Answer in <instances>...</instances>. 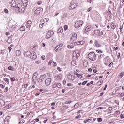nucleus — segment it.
Here are the masks:
<instances>
[{"label":"nucleus","mask_w":124,"mask_h":124,"mask_svg":"<svg viewBox=\"0 0 124 124\" xmlns=\"http://www.w3.org/2000/svg\"><path fill=\"white\" fill-rule=\"evenodd\" d=\"M108 111H112V110H113V108L112 107H109L108 109Z\"/></svg>","instance_id":"nucleus-45"},{"label":"nucleus","mask_w":124,"mask_h":124,"mask_svg":"<svg viewBox=\"0 0 124 124\" xmlns=\"http://www.w3.org/2000/svg\"><path fill=\"white\" fill-rule=\"evenodd\" d=\"M66 17H67V14L64 13L63 15V18L64 19V18H66Z\"/></svg>","instance_id":"nucleus-42"},{"label":"nucleus","mask_w":124,"mask_h":124,"mask_svg":"<svg viewBox=\"0 0 124 124\" xmlns=\"http://www.w3.org/2000/svg\"><path fill=\"white\" fill-rule=\"evenodd\" d=\"M75 74L78 76V78H80V79H82V78H83V76L80 74H79L78 73H75Z\"/></svg>","instance_id":"nucleus-24"},{"label":"nucleus","mask_w":124,"mask_h":124,"mask_svg":"<svg viewBox=\"0 0 124 124\" xmlns=\"http://www.w3.org/2000/svg\"><path fill=\"white\" fill-rule=\"evenodd\" d=\"M120 94V96L121 97H123V96H124V92L123 93H120V94Z\"/></svg>","instance_id":"nucleus-48"},{"label":"nucleus","mask_w":124,"mask_h":124,"mask_svg":"<svg viewBox=\"0 0 124 124\" xmlns=\"http://www.w3.org/2000/svg\"><path fill=\"white\" fill-rule=\"evenodd\" d=\"M75 45V43L71 44L67 46V47L68 48V49H72L73 48H74V46Z\"/></svg>","instance_id":"nucleus-18"},{"label":"nucleus","mask_w":124,"mask_h":124,"mask_svg":"<svg viewBox=\"0 0 124 124\" xmlns=\"http://www.w3.org/2000/svg\"><path fill=\"white\" fill-rule=\"evenodd\" d=\"M113 62L109 63L108 65L109 67H111V66H112V65H113Z\"/></svg>","instance_id":"nucleus-57"},{"label":"nucleus","mask_w":124,"mask_h":124,"mask_svg":"<svg viewBox=\"0 0 124 124\" xmlns=\"http://www.w3.org/2000/svg\"><path fill=\"white\" fill-rule=\"evenodd\" d=\"M4 81H5V82H7L8 83V82H9V79L6 78H4Z\"/></svg>","instance_id":"nucleus-44"},{"label":"nucleus","mask_w":124,"mask_h":124,"mask_svg":"<svg viewBox=\"0 0 124 124\" xmlns=\"http://www.w3.org/2000/svg\"><path fill=\"white\" fill-rule=\"evenodd\" d=\"M52 62H53V60H50L48 62V65H51L52 64Z\"/></svg>","instance_id":"nucleus-47"},{"label":"nucleus","mask_w":124,"mask_h":124,"mask_svg":"<svg viewBox=\"0 0 124 124\" xmlns=\"http://www.w3.org/2000/svg\"><path fill=\"white\" fill-rule=\"evenodd\" d=\"M41 58L42 59V60H45V56L44 55H42L41 57Z\"/></svg>","instance_id":"nucleus-54"},{"label":"nucleus","mask_w":124,"mask_h":124,"mask_svg":"<svg viewBox=\"0 0 124 124\" xmlns=\"http://www.w3.org/2000/svg\"><path fill=\"white\" fill-rule=\"evenodd\" d=\"M111 28L114 30L116 28V24L115 23H112L111 24Z\"/></svg>","instance_id":"nucleus-28"},{"label":"nucleus","mask_w":124,"mask_h":124,"mask_svg":"<svg viewBox=\"0 0 124 124\" xmlns=\"http://www.w3.org/2000/svg\"><path fill=\"white\" fill-rule=\"evenodd\" d=\"M91 29L92 28L91 27V26H87L85 28V31H86V32H89V31H91Z\"/></svg>","instance_id":"nucleus-21"},{"label":"nucleus","mask_w":124,"mask_h":124,"mask_svg":"<svg viewBox=\"0 0 124 124\" xmlns=\"http://www.w3.org/2000/svg\"><path fill=\"white\" fill-rule=\"evenodd\" d=\"M84 24V22L82 20H78L75 24V27L77 29L80 28V27H82Z\"/></svg>","instance_id":"nucleus-3"},{"label":"nucleus","mask_w":124,"mask_h":124,"mask_svg":"<svg viewBox=\"0 0 124 124\" xmlns=\"http://www.w3.org/2000/svg\"><path fill=\"white\" fill-rule=\"evenodd\" d=\"M120 118L121 119H123V118H124V114H121L120 115Z\"/></svg>","instance_id":"nucleus-64"},{"label":"nucleus","mask_w":124,"mask_h":124,"mask_svg":"<svg viewBox=\"0 0 124 124\" xmlns=\"http://www.w3.org/2000/svg\"><path fill=\"white\" fill-rule=\"evenodd\" d=\"M55 79L57 80V81H59V80H61L62 79V76L60 74L59 75H56L55 76Z\"/></svg>","instance_id":"nucleus-17"},{"label":"nucleus","mask_w":124,"mask_h":124,"mask_svg":"<svg viewBox=\"0 0 124 124\" xmlns=\"http://www.w3.org/2000/svg\"><path fill=\"white\" fill-rule=\"evenodd\" d=\"M35 62L36 63V64H39V63L41 62V61H40V60H37Z\"/></svg>","instance_id":"nucleus-36"},{"label":"nucleus","mask_w":124,"mask_h":124,"mask_svg":"<svg viewBox=\"0 0 124 124\" xmlns=\"http://www.w3.org/2000/svg\"><path fill=\"white\" fill-rule=\"evenodd\" d=\"M21 1L20 2H18L17 4H16V6L18 7H16V9H18L19 8H22V6L23 5V4H24V1L20 0Z\"/></svg>","instance_id":"nucleus-6"},{"label":"nucleus","mask_w":124,"mask_h":124,"mask_svg":"<svg viewBox=\"0 0 124 124\" xmlns=\"http://www.w3.org/2000/svg\"><path fill=\"white\" fill-rule=\"evenodd\" d=\"M16 56H20L21 55V51L17 50L16 51Z\"/></svg>","instance_id":"nucleus-30"},{"label":"nucleus","mask_w":124,"mask_h":124,"mask_svg":"<svg viewBox=\"0 0 124 124\" xmlns=\"http://www.w3.org/2000/svg\"><path fill=\"white\" fill-rule=\"evenodd\" d=\"M92 10V7H90L88 9L87 11L88 12H90Z\"/></svg>","instance_id":"nucleus-61"},{"label":"nucleus","mask_w":124,"mask_h":124,"mask_svg":"<svg viewBox=\"0 0 124 124\" xmlns=\"http://www.w3.org/2000/svg\"><path fill=\"white\" fill-rule=\"evenodd\" d=\"M37 76H38V73L37 72H35L33 74V77H32V80L34 82V81H36V79L37 78Z\"/></svg>","instance_id":"nucleus-13"},{"label":"nucleus","mask_w":124,"mask_h":124,"mask_svg":"<svg viewBox=\"0 0 124 124\" xmlns=\"http://www.w3.org/2000/svg\"><path fill=\"white\" fill-rule=\"evenodd\" d=\"M31 26V21L29 20L26 22V28H30Z\"/></svg>","instance_id":"nucleus-16"},{"label":"nucleus","mask_w":124,"mask_h":124,"mask_svg":"<svg viewBox=\"0 0 124 124\" xmlns=\"http://www.w3.org/2000/svg\"><path fill=\"white\" fill-rule=\"evenodd\" d=\"M56 87H57V84H53V86H52V88H53V89H55V88H56Z\"/></svg>","instance_id":"nucleus-55"},{"label":"nucleus","mask_w":124,"mask_h":124,"mask_svg":"<svg viewBox=\"0 0 124 124\" xmlns=\"http://www.w3.org/2000/svg\"><path fill=\"white\" fill-rule=\"evenodd\" d=\"M52 81V79L51 78H48L45 80V84L46 86H50L51 84V82Z\"/></svg>","instance_id":"nucleus-10"},{"label":"nucleus","mask_w":124,"mask_h":124,"mask_svg":"<svg viewBox=\"0 0 124 124\" xmlns=\"http://www.w3.org/2000/svg\"><path fill=\"white\" fill-rule=\"evenodd\" d=\"M53 64L54 66H57V63H56V62H53Z\"/></svg>","instance_id":"nucleus-62"},{"label":"nucleus","mask_w":124,"mask_h":124,"mask_svg":"<svg viewBox=\"0 0 124 124\" xmlns=\"http://www.w3.org/2000/svg\"><path fill=\"white\" fill-rule=\"evenodd\" d=\"M67 29H68V26L65 25L64 26V31H67Z\"/></svg>","instance_id":"nucleus-41"},{"label":"nucleus","mask_w":124,"mask_h":124,"mask_svg":"<svg viewBox=\"0 0 124 124\" xmlns=\"http://www.w3.org/2000/svg\"><path fill=\"white\" fill-rule=\"evenodd\" d=\"M4 11L5 13H8V10L7 9H5Z\"/></svg>","instance_id":"nucleus-53"},{"label":"nucleus","mask_w":124,"mask_h":124,"mask_svg":"<svg viewBox=\"0 0 124 124\" xmlns=\"http://www.w3.org/2000/svg\"><path fill=\"white\" fill-rule=\"evenodd\" d=\"M11 81H16V79H15V78H14V77H13V78H11Z\"/></svg>","instance_id":"nucleus-51"},{"label":"nucleus","mask_w":124,"mask_h":124,"mask_svg":"<svg viewBox=\"0 0 124 124\" xmlns=\"http://www.w3.org/2000/svg\"><path fill=\"white\" fill-rule=\"evenodd\" d=\"M39 94H40V93L38 92L37 93H36L35 94V96H38V95H39Z\"/></svg>","instance_id":"nucleus-63"},{"label":"nucleus","mask_w":124,"mask_h":124,"mask_svg":"<svg viewBox=\"0 0 124 124\" xmlns=\"http://www.w3.org/2000/svg\"><path fill=\"white\" fill-rule=\"evenodd\" d=\"M102 81H100L97 82V84H99V86H100V85H102Z\"/></svg>","instance_id":"nucleus-59"},{"label":"nucleus","mask_w":124,"mask_h":124,"mask_svg":"<svg viewBox=\"0 0 124 124\" xmlns=\"http://www.w3.org/2000/svg\"><path fill=\"white\" fill-rule=\"evenodd\" d=\"M78 5L77 4L74 3V2H71L70 4V6L69 7V8L70 10H73V9H74L76 7V6H77Z\"/></svg>","instance_id":"nucleus-7"},{"label":"nucleus","mask_w":124,"mask_h":124,"mask_svg":"<svg viewBox=\"0 0 124 124\" xmlns=\"http://www.w3.org/2000/svg\"><path fill=\"white\" fill-rule=\"evenodd\" d=\"M79 42V45H83V44H85V42L84 41H81L78 42Z\"/></svg>","instance_id":"nucleus-33"},{"label":"nucleus","mask_w":124,"mask_h":124,"mask_svg":"<svg viewBox=\"0 0 124 124\" xmlns=\"http://www.w3.org/2000/svg\"><path fill=\"white\" fill-rule=\"evenodd\" d=\"M122 30H123V26H120V32H122Z\"/></svg>","instance_id":"nucleus-52"},{"label":"nucleus","mask_w":124,"mask_h":124,"mask_svg":"<svg viewBox=\"0 0 124 124\" xmlns=\"http://www.w3.org/2000/svg\"><path fill=\"white\" fill-rule=\"evenodd\" d=\"M45 77H46V75H45V74L41 75L38 79V81L39 82V83H41V82H42L43 80H44Z\"/></svg>","instance_id":"nucleus-5"},{"label":"nucleus","mask_w":124,"mask_h":124,"mask_svg":"<svg viewBox=\"0 0 124 124\" xmlns=\"http://www.w3.org/2000/svg\"><path fill=\"white\" fill-rule=\"evenodd\" d=\"M37 58V55H36V53L35 52H31V55H30V58L31 60H35Z\"/></svg>","instance_id":"nucleus-9"},{"label":"nucleus","mask_w":124,"mask_h":124,"mask_svg":"<svg viewBox=\"0 0 124 124\" xmlns=\"http://www.w3.org/2000/svg\"><path fill=\"white\" fill-rule=\"evenodd\" d=\"M97 53H99V54H102L103 51L101 50H96Z\"/></svg>","instance_id":"nucleus-39"},{"label":"nucleus","mask_w":124,"mask_h":124,"mask_svg":"<svg viewBox=\"0 0 124 124\" xmlns=\"http://www.w3.org/2000/svg\"><path fill=\"white\" fill-rule=\"evenodd\" d=\"M48 32L49 33V34L51 35V36L52 35H54V32H53L52 31H49Z\"/></svg>","instance_id":"nucleus-43"},{"label":"nucleus","mask_w":124,"mask_h":124,"mask_svg":"<svg viewBox=\"0 0 124 124\" xmlns=\"http://www.w3.org/2000/svg\"><path fill=\"white\" fill-rule=\"evenodd\" d=\"M94 45L96 48H99V47H101V45H100V44H99L97 41L94 42Z\"/></svg>","instance_id":"nucleus-19"},{"label":"nucleus","mask_w":124,"mask_h":124,"mask_svg":"<svg viewBox=\"0 0 124 124\" xmlns=\"http://www.w3.org/2000/svg\"><path fill=\"white\" fill-rule=\"evenodd\" d=\"M20 30L21 31H24L26 30V27L25 26H22L20 27Z\"/></svg>","instance_id":"nucleus-25"},{"label":"nucleus","mask_w":124,"mask_h":124,"mask_svg":"<svg viewBox=\"0 0 124 124\" xmlns=\"http://www.w3.org/2000/svg\"><path fill=\"white\" fill-rule=\"evenodd\" d=\"M71 102H72V101H67L65 102L64 104H70V103H71Z\"/></svg>","instance_id":"nucleus-35"},{"label":"nucleus","mask_w":124,"mask_h":124,"mask_svg":"<svg viewBox=\"0 0 124 124\" xmlns=\"http://www.w3.org/2000/svg\"><path fill=\"white\" fill-rule=\"evenodd\" d=\"M42 11H43V8L41 7L37 8L35 11V15L38 16V15H41L42 14Z\"/></svg>","instance_id":"nucleus-2"},{"label":"nucleus","mask_w":124,"mask_h":124,"mask_svg":"<svg viewBox=\"0 0 124 124\" xmlns=\"http://www.w3.org/2000/svg\"><path fill=\"white\" fill-rule=\"evenodd\" d=\"M43 20H44V22H45V23H46L47 22H49V18H45Z\"/></svg>","instance_id":"nucleus-38"},{"label":"nucleus","mask_w":124,"mask_h":124,"mask_svg":"<svg viewBox=\"0 0 124 124\" xmlns=\"http://www.w3.org/2000/svg\"><path fill=\"white\" fill-rule=\"evenodd\" d=\"M63 45V44L62 43H61L60 44H59L58 46V47H59V48H61V47H62V46Z\"/></svg>","instance_id":"nucleus-46"},{"label":"nucleus","mask_w":124,"mask_h":124,"mask_svg":"<svg viewBox=\"0 0 124 124\" xmlns=\"http://www.w3.org/2000/svg\"><path fill=\"white\" fill-rule=\"evenodd\" d=\"M39 27L41 28V29H42V28H43V24L40 23Z\"/></svg>","instance_id":"nucleus-56"},{"label":"nucleus","mask_w":124,"mask_h":124,"mask_svg":"<svg viewBox=\"0 0 124 124\" xmlns=\"http://www.w3.org/2000/svg\"><path fill=\"white\" fill-rule=\"evenodd\" d=\"M78 107H79V103H77L74 105V108H75V109H77Z\"/></svg>","instance_id":"nucleus-31"},{"label":"nucleus","mask_w":124,"mask_h":124,"mask_svg":"<svg viewBox=\"0 0 124 124\" xmlns=\"http://www.w3.org/2000/svg\"><path fill=\"white\" fill-rule=\"evenodd\" d=\"M45 23V22L43 19L41 20V21L40 22V24H42V25H44Z\"/></svg>","instance_id":"nucleus-40"},{"label":"nucleus","mask_w":124,"mask_h":124,"mask_svg":"<svg viewBox=\"0 0 124 124\" xmlns=\"http://www.w3.org/2000/svg\"><path fill=\"white\" fill-rule=\"evenodd\" d=\"M24 55L25 57H27V58H30L31 55V52L30 51H24Z\"/></svg>","instance_id":"nucleus-11"},{"label":"nucleus","mask_w":124,"mask_h":124,"mask_svg":"<svg viewBox=\"0 0 124 124\" xmlns=\"http://www.w3.org/2000/svg\"><path fill=\"white\" fill-rule=\"evenodd\" d=\"M56 87H57V88H61L62 84H61V83H56Z\"/></svg>","instance_id":"nucleus-32"},{"label":"nucleus","mask_w":124,"mask_h":124,"mask_svg":"<svg viewBox=\"0 0 124 124\" xmlns=\"http://www.w3.org/2000/svg\"><path fill=\"white\" fill-rule=\"evenodd\" d=\"M5 103H4V101L3 100H0V106H4Z\"/></svg>","instance_id":"nucleus-22"},{"label":"nucleus","mask_w":124,"mask_h":124,"mask_svg":"<svg viewBox=\"0 0 124 124\" xmlns=\"http://www.w3.org/2000/svg\"><path fill=\"white\" fill-rule=\"evenodd\" d=\"M51 36L50 33H49V32H48L46 35V38H50L51 37Z\"/></svg>","instance_id":"nucleus-27"},{"label":"nucleus","mask_w":124,"mask_h":124,"mask_svg":"<svg viewBox=\"0 0 124 124\" xmlns=\"http://www.w3.org/2000/svg\"><path fill=\"white\" fill-rule=\"evenodd\" d=\"M11 5L12 7H15L16 8V7H18V6H17V4H16V1H15V0H13L12 1Z\"/></svg>","instance_id":"nucleus-14"},{"label":"nucleus","mask_w":124,"mask_h":124,"mask_svg":"<svg viewBox=\"0 0 124 124\" xmlns=\"http://www.w3.org/2000/svg\"><path fill=\"white\" fill-rule=\"evenodd\" d=\"M91 121H92V119H86L84 121V123L86 124L88 123V122H91Z\"/></svg>","instance_id":"nucleus-29"},{"label":"nucleus","mask_w":124,"mask_h":124,"mask_svg":"<svg viewBox=\"0 0 124 124\" xmlns=\"http://www.w3.org/2000/svg\"><path fill=\"white\" fill-rule=\"evenodd\" d=\"M8 69L9 70H11V71H14V70H15L14 67H13V66H10L9 67H8Z\"/></svg>","instance_id":"nucleus-23"},{"label":"nucleus","mask_w":124,"mask_h":124,"mask_svg":"<svg viewBox=\"0 0 124 124\" xmlns=\"http://www.w3.org/2000/svg\"><path fill=\"white\" fill-rule=\"evenodd\" d=\"M45 46H46L45 43H43L42 44V46L43 47H45Z\"/></svg>","instance_id":"nucleus-60"},{"label":"nucleus","mask_w":124,"mask_h":124,"mask_svg":"<svg viewBox=\"0 0 124 124\" xmlns=\"http://www.w3.org/2000/svg\"><path fill=\"white\" fill-rule=\"evenodd\" d=\"M94 32L95 33V34H96V35H100V30H95L94 31Z\"/></svg>","instance_id":"nucleus-20"},{"label":"nucleus","mask_w":124,"mask_h":124,"mask_svg":"<svg viewBox=\"0 0 124 124\" xmlns=\"http://www.w3.org/2000/svg\"><path fill=\"white\" fill-rule=\"evenodd\" d=\"M124 75V72H121L120 74V76H121V77H123V76Z\"/></svg>","instance_id":"nucleus-58"},{"label":"nucleus","mask_w":124,"mask_h":124,"mask_svg":"<svg viewBox=\"0 0 124 124\" xmlns=\"http://www.w3.org/2000/svg\"><path fill=\"white\" fill-rule=\"evenodd\" d=\"M88 57L91 61H95V59H96V55H95V53L93 52L89 53Z\"/></svg>","instance_id":"nucleus-1"},{"label":"nucleus","mask_w":124,"mask_h":124,"mask_svg":"<svg viewBox=\"0 0 124 124\" xmlns=\"http://www.w3.org/2000/svg\"><path fill=\"white\" fill-rule=\"evenodd\" d=\"M88 83V81H85L82 82V85L84 86V85H86Z\"/></svg>","instance_id":"nucleus-49"},{"label":"nucleus","mask_w":124,"mask_h":124,"mask_svg":"<svg viewBox=\"0 0 124 124\" xmlns=\"http://www.w3.org/2000/svg\"><path fill=\"white\" fill-rule=\"evenodd\" d=\"M58 31H59V32H63V29H62V28H59L58 30Z\"/></svg>","instance_id":"nucleus-37"},{"label":"nucleus","mask_w":124,"mask_h":124,"mask_svg":"<svg viewBox=\"0 0 124 124\" xmlns=\"http://www.w3.org/2000/svg\"><path fill=\"white\" fill-rule=\"evenodd\" d=\"M54 50H55V52H59V51H60V47H59V46H56Z\"/></svg>","instance_id":"nucleus-26"},{"label":"nucleus","mask_w":124,"mask_h":124,"mask_svg":"<svg viewBox=\"0 0 124 124\" xmlns=\"http://www.w3.org/2000/svg\"><path fill=\"white\" fill-rule=\"evenodd\" d=\"M80 50H76L73 53V57H76V58H79L80 57Z\"/></svg>","instance_id":"nucleus-4"},{"label":"nucleus","mask_w":124,"mask_h":124,"mask_svg":"<svg viewBox=\"0 0 124 124\" xmlns=\"http://www.w3.org/2000/svg\"><path fill=\"white\" fill-rule=\"evenodd\" d=\"M67 78L69 79V80H71V81H73L74 79H75V77L74 75L71 74H69L67 75Z\"/></svg>","instance_id":"nucleus-8"},{"label":"nucleus","mask_w":124,"mask_h":124,"mask_svg":"<svg viewBox=\"0 0 124 124\" xmlns=\"http://www.w3.org/2000/svg\"><path fill=\"white\" fill-rule=\"evenodd\" d=\"M80 118H81V115L76 116V119H80Z\"/></svg>","instance_id":"nucleus-50"},{"label":"nucleus","mask_w":124,"mask_h":124,"mask_svg":"<svg viewBox=\"0 0 124 124\" xmlns=\"http://www.w3.org/2000/svg\"><path fill=\"white\" fill-rule=\"evenodd\" d=\"M76 39H77V34L76 33H74L71 37V41H75Z\"/></svg>","instance_id":"nucleus-12"},{"label":"nucleus","mask_w":124,"mask_h":124,"mask_svg":"<svg viewBox=\"0 0 124 124\" xmlns=\"http://www.w3.org/2000/svg\"><path fill=\"white\" fill-rule=\"evenodd\" d=\"M16 10L18 11L19 13H23L25 11V8L21 7V8L16 9Z\"/></svg>","instance_id":"nucleus-15"},{"label":"nucleus","mask_w":124,"mask_h":124,"mask_svg":"<svg viewBox=\"0 0 124 124\" xmlns=\"http://www.w3.org/2000/svg\"><path fill=\"white\" fill-rule=\"evenodd\" d=\"M97 121L98 122V123H101V122H102L103 119L102 118H97Z\"/></svg>","instance_id":"nucleus-34"}]
</instances>
